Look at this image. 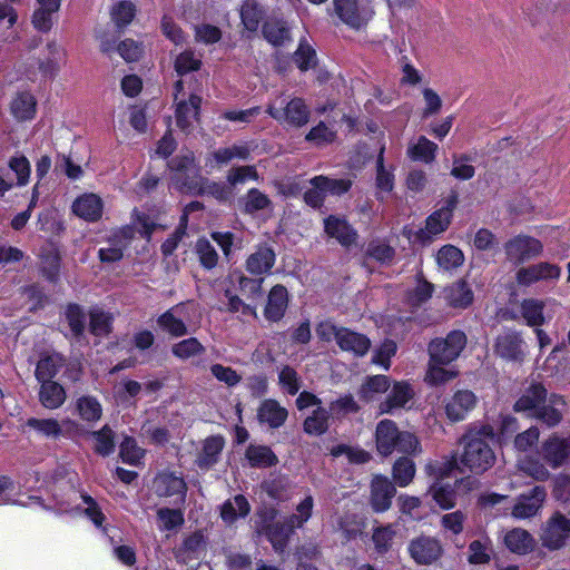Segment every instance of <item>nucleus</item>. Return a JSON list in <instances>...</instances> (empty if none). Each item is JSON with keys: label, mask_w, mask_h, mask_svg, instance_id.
<instances>
[{"label": "nucleus", "mask_w": 570, "mask_h": 570, "mask_svg": "<svg viewBox=\"0 0 570 570\" xmlns=\"http://www.w3.org/2000/svg\"><path fill=\"white\" fill-rule=\"evenodd\" d=\"M541 454L553 469L561 466L570 459V436L566 439L550 438L543 443Z\"/></svg>", "instance_id": "obj_16"}, {"label": "nucleus", "mask_w": 570, "mask_h": 570, "mask_svg": "<svg viewBox=\"0 0 570 570\" xmlns=\"http://www.w3.org/2000/svg\"><path fill=\"white\" fill-rule=\"evenodd\" d=\"M267 114L281 124L302 127L307 124L309 110L304 100L284 94L275 97L267 106Z\"/></svg>", "instance_id": "obj_3"}, {"label": "nucleus", "mask_w": 570, "mask_h": 570, "mask_svg": "<svg viewBox=\"0 0 570 570\" xmlns=\"http://www.w3.org/2000/svg\"><path fill=\"white\" fill-rule=\"evenodd\" d=\"M249 511L250 505L247 499L242 494H237L222 505L220 517L225 523L232 524L239 518H245Z\"/></svg>", "instance_id": "obj_35"}, {"label": "nucleus", "mask_w": 570, "mask_h": 570, "mask_svg": "<svg viewBox=\"0 0 570 570\" xmlns=\"http://www.w3.org/2000/svg\"><path fill=\"white\" fill-rule=\"evenodd\" d=\"M132 237L130 228H122L112 234L108 239L107 246L99 249V258L104 263L118 262L124 256L125 248L129 245Z\"/></svg>", "instance_id": "obj_17"}, {"label": "nucleus", "mask_w": 570, "mask_h": 570, "mask_svg": "<svg viewBox=\"0 0 570 570\" xmlns=\"http://www.w3.org/2000/svg\"><path fill=\"white\" fill-rule=\"evenodd\" d=\"M145 455V451L139 448L132 438H125L120 444V456L127 464L137 465Z\"/></svg>", "instance_id": "obj_61"}, {"label": "nucleus", "mask_w": 570, "mask_h": 570, "mask_svg": "<svg viewBox=\"0 0 570 570\" xmlns=\"http://www.w3.org/2000/svg\"><path fill=\"white\" fill-rule=\"evenodd\" d=\"M493 438V429L490 425L471 429L462 439L463 450L460 454V464L455 460L443 463V466L435 468L433 464L426 465L429 471L438 470L441 478L448 476L458 468L462 471L470 470L475 473H482L490 469L495 462V455L489 444Z\"/></svg>", "instance_id": "obj_1"}, {"label": "nucleus", "mask_w": 570, "mask_h": 570, "mask_svg": "<svg viewBox=\"0 0 570 570\" xmlns=\"http://www.w3.org/2000/svg\"><path fill=\"white\" fill-rule=\"evenodd\" d=\"M265 11L256 0H245L240 8V18L248 31H256L263 20Z\"/></svg>", "instance_id": "obj_42"}, {"label": "nucleus", "mask_w": 570, "mask_h": 570, "mask_svg": "<svg viewBox=\"0 0 570 570\" xmlns=\"http://www.w3.org/2000/svg\"><path fill=\"white\" fill-rule=\"evenodd\" d=\"M478 399L473 392L469 390L458 391L446 403V415L451 421H461L476 405Z\"/></svg>", "instance_id": "obj_20"}, {"label": "nucleus", "mask_w": 570, "mask_h": 570, "mask_svg": "<svg viewBox=\"0 0 570 570\" xmlns=\"http://www.w3.org/2000/svg\"><path fill=\"white\" fill-rule=\"evenodd\" d=\"M505 547L513 553L527 554L534 548V539L523 529L515 528L510 530L504 535Z\"/></svg>", "instance_id": "obj_33"}, {"label": "nucleus", "mask_w": 570, "mask_h": 570, "mask_svg": "<svg viewBox=\"0 0 570 570\" xmlns=\"http://www.w3.org/2000/svg\"><path fill=\"white\" fill-rule=\"evenodd\" d=\"M76 410L81 420L86 422H97L102 415L101 404L96 397L89 395L77 399Z\"/></svg>", "instance_id": "obj_45"}, {"label": "nucleus", "mask_w": 570, "mask_h": 570, "mask_svg": "<svg viewBox=\"0 0 570 570\" xmlns=\"http://www.w3.org/2000/svg\"><path fill=\"white\" fill-rule=\"evenodd\" d=\"M436 150V144L420 136L416 140L409 142L406 154L414 161L430 164L434 160Z\"/></svg>", "instance_id": "obj_34"}, {"label": "nucleus", "mask_w": 570, "mask_h": 570, "mask_svg": "<svg viewBox=\"0 0 570 570\" xmlns=\"http://www.w3.org/2000/svg\"><path fill=\"white\" fill-rule=\"evenodd\" d=\"M415 475L414 462L409 458L399 459L393 465V478L397 485H409Z\"/></svg>", "instance_id": "obj_55"}, {"label": "nucleus", "mask_w": 570, "mask_h": 570, "mask_svg": "<svg viewBox=\"0 0 570 570\" xmlns=\"http://www.w3.org/2000/svg\"><path fill=\"white\" fill-rule=\"evenodd\" d=\"M547 498L543 487H534L529 493L521 494L511 509V515L515 519H529L539 513Z\"/></svg>", "instance_id": "obj_13"}, {"label": "nucleus", "mask_w": 570, "mask_h": 570, "mask_svg": "<svg viewBox=\"0 0 570 570\" xmlns=\"http://www.w3.org/2000/svg\"><path fill=\"white\" fill-rule=\"evenodd\" d=\"M464 262L462 250L453 245H444L436 253V263L443 271L450 272L460 267Z\"/></svg>", "instance_id": "obj_43"}, {"label": "nucleus", "mask_w": 570, "mask_h": 570, "mask_svg": "<svg viewBox=\"0 0 570 570\" xmlns=\"http://www.w3.org/2000/svg\"><path fill=\"white\" fill-rule=\"evenodd\" d=\"M444 298L454 308H466L473 302V292L463 279L454 282L444 288Z\"/></svg>", "instance_id": "obj_28"}, {"label": "nucleus", "mask_w": 570, "mask_h": 570, "mask_svg": "<svg viewBox=\"0 0 570 570\" xmlns=\"http://www.w3.org/2000/svg\"><path fill=\"white\" fill-rule=\"evenodd\" d=\"M72 212L83 220L97 222L102 216L104 202L97 194L86 193L75 199Z\"/></svg>", "instance_id": "obj_18"}, {"label": "nucleus", "mask_w": 570, "mask_h": 570, "mask_svg": "<svg viewBox=\"0 0 570 570\" xmlns=\"http://www.w3.org/2000/svg\"><path fill=\"white\" fill-rule=\"evenodd\" d=\"M563 407V399L558 395H551L549 399V405H546V402L542 403L532 417L541 420L549 426H554L562 419Z\"/></svg>", "instance_id": "obj_36"}, {"label": "nucleus", "mask_w": 570, "mask_h": 570, "mask_svg": "<svg viewBox=\"0 0 570 570\" xmlns=\"http://www.w3.org/2000/svg\"><path fill=\"white\" fill-rule=\"evenodd\" d=\"M518 468L520 471L538 481L547 480L550 474L548 469L542 463L531 456L520 459L518 462Z\"/></svg>", "instance_id": "obj_60"}, {"label": "nucleus", "mask_w": 570, "mask_h": 570, "mask_svg": "<svg viewBox=\"0 0 570 570\" xmlns=\"http://www.w3.org/2000/svg\"><path fill=\"white\" fill-rule=\"evenodd\" d=\"M561 276V267L549 262H540L521 267L515 275L519 285L530 286L537 282H557Z\"/></svg>", "instance_id": "obj_10"}, {"label": "nucleus", "mask_w": 570, "mask_h": 570, "mask_svg": "<svg viewBox=\"0 0 570 570\" xmlns=\"http://www.w3.org/2000/svg\"><path fill=\"white\" fill-rule=\"evenodd\" d=\"M466 344V336L461 331H452L445 338H435L429 345L431 360L451 363L456 360Z\"/></svg>", "instance_id": "obj_5"}, {"label": "nucleus", "mask_w": 570, "mask_h": 570, "mask_svg": "<svg viewBox=\"0 0 570 570\" xmlns=\"http://www.w3.org/2000/svg\"><path fill=\"white\" fill-rule=\"evenodd\" d=\"M204 550L205 539L200 531H196L186 537L179 548V552L184 554L186 559L198 558Z\"/></svg>", "instance_id": "obj_57"}, {"label": "nucleus", "mask_w": 570, "mask_h": 570, "mask_svg": "<svg viewBox=\"0 0 570 570\" xmlns=\"http://www.w3.org/2000/svg\"><path fill=\"white\" fill-rule=\"evenodd\" d=\"M547 304L556 305L553 301L524 299L521 304V313L529 326H540L544 323L543 308Z\"/></svg>", "instance_id": "obj_41"}, {"label": "nucleus", "mask_w": 570, "mask_h": 570, "mask_svg": "<svg viewBox=\"0 0 570 570\" xmlns=\"http://www.w3.org/2000/svg\"><path fill=\"white\" fill-rule=\"evenodd\" d=\"M246 460L253 468H269L277 463V456L266 445L250 444L246 449Z\"/></svg>", "instance_id": "obj_38"}, {"label": "nucleus", "mask_w": 570, "mask_h": 570, "mask_svg": "<svg viewBox=\"0 0 570 570\" xmlns=\"http://www.w3.org/2000/svg\"><path fill=\"white\" fill-rule=\"evenodd\" d=\"M338 346L343 351L352 352L356 356H363L367 353L371 342L363 334L352 332L347 328H340Z\"/></svg>", "instance_id": "obj_29"}, {"label": "nucleus", "mask_w": 570, "mask_h": 570, "mask_svg": "<svg viewBox=\"0 0 570 570\" xmlns=\"http://www.w3.org/2000/svg\"><path fill=\"white\" fill-rule=\"evenodd\" d=\"M154 489L158 497L173 498L175 504L185 503L187 485L184 479L175 473L158 474L154 481Z\"/></svg>", "instance_id": "obj_12"}, {"label": "nucleus", "mask_w": 570, "mask_h": 570, "mask_svg": "<svg viewBox=\"0 0 570 570\" xmlns=\"http://www.w3.org/2000/svg\"><path fill=\"white\" fill-rule=\"evenodd\" d=\"M176 124L183 131L191 130L198 122L202 97L184 91L181 80L175 83L174 91Z\"/></svg>", "instance_id": "obj_4"}, {"label": "nucleus", "mask_w": 570, "mask_h": 570, "mask_svg": "<svg viewBox=\"0 0 570 570\" xmlns=\"http://www.w3.org/2000/svg\"><path fill=\"white\" fill-rule=\"evenodd\" d=\"M312 186H317L325 194L342 195L351 188V180L348 179H330L324 176H317L311 180Z\"/></svg>", "instance_id": "obj_56"}, {"label": "nucleus", "mask_w": 570, "mask_h": 570, "mask_svg": "<svg viewBox=\"0 0 570 570\" xmlns=\"http://www.w3.org/2000/svg\"><path fill=\"white\" fill-rule=\"evenodd\" d=\"M229 278L232 283L238 284L240 294L246 297L249 303L256 305L262 298V279L248 278L240 273H233Z\"/></svg>", "instance_id": "obj_37"}, {"label": "nucleus", "mask_w": 570, "mask_h": 570, "mask_svg": "<svg viewBox=\"0 0 570 570\" xmlns=\"http://www.w3.org/2000/svg\"><path fill=\"white\" fill-rule=\"evenodd\" d=\"M334 8L340 19L347 26L358 29L370 19L368 11L357 0H334Z\"/></svg>", "instance_id": "obj_14"}, {"label": "nucleus", "mask_w": 570, "mask_h": 570, "mask_svg": "<svg viewBox=\"0 0 570 570\" xmlns=\"http://www.w3.org/2000/svg\"><path fill=\"white\" fill-rule=\"evenodd\" d=\"M278 383L281 387L291 395H295L301 389L298 374L289 366L281 368L278 373Z\"/></svg>", "instance_id": "obj_63"}, {"label": "nucleus", "mask_w": 570, "mask_h": 570, "mask_svg": "<svg viewBox=\"0 0 570 570\" xmlns=\"http://www.w3.org/2000/svg\"><path fill=\"white\" fill-rule=\"evenodd\" d=\"M324 230L331 238H335L342 246L350 247L356 240V232L340 216H328L324 219Z\"/></svg>", "instance_id": "obj_21"}, {"label": "nucleus", "mask_w": 570, "mask_h": 570, "mask_svg": "<svg viewBox=\"0 0 570 570\" xmlns=\"http://www.w3.org/2000/svg\"><path fill=\"white\" fill-rule=\"evenodd\" d=\"M65 361L60 354H51L42 357L36 368L37 380H51L63 366Z\"/></svg>", "instance_id": "obj_49"}, {"label": "nucleus", "mask_w": 570, "mask_h": 570, "mask_svg": "<svg viewBox=\"0 0 570 570\" xmlns=\"http://www.w3.org/2000/svg\"><path fill=\"white\" fill-rule=\"evenodd\" d=\"M504 252L509 262L519 265L540 256L543 244L532 236L520 234L505 243Z\"/></svg>", "instance_id": "obj_6"}, {"label": "nucleus", "mask_w": 570, "mask_h": 570, "mask_svg": "<svg viewBox=\"0 0 570 570\" xmlns=\"http://www.w3.org/2000/svg\"><path fill=\"white\" fill-rule=\"evenodd\" d=\"M331 454L335 458L345 455L351 463H365L370 460L371 455L363 449L350 446L346 444H338L331 449Z\"/></svg>", "instance_id": "obj_59"}, {"label": "nucleus", "mask_w": 570, "mask_h": 570, "mask_svg": "<svg viewBox=\"0 0 570 570\" xmlns=\"http://www.w3.org/2000/svg\"><path fill=\"white\" fill-rule=\"evenodd\" d=\"M225 446L224 438L219 435H214L207 438L203 442L202 450L197 458V464L202 469H207L213 466L219 458L223 449Z\"/></svg>", "instance_id": "obj_32"}, {"label": "nucleus", "mask_w": 570, "mask_h": 570, "mask_svg": "<svg viewBox=\"0 0 570 570\" xmlns=\"http://www.w3.org/2000/svg\"><path fill=\"white\" fill-rule=\"evenodd\" d=\"M570 537V519L556 512L542 527V544L551 550L561 548Z\"/></svg>", "instance_id": "obj_8"}, {"label": "nucleus", "mask_w": 570, "mask_h": 570, "mask_svg": "<svg viewBox=\"0 0 570 570\" xmlns=\"http://www.w3.org/2000/svg\"><path fill=\"white\" fill-rule=\"evenodd\" d=\"M170 169L174 173L173 181L179 189L193 191L198 187V170L194 164V155L188 151L177 156L170 163Z\"/></svg>", "instance_id": "obj_7"}, {"label": "nucleus", "mask_w": 570, "mask_h": 570, "mask_svg": "<svg viewBox=\"0 0 570 570\" xmlns=\"http://www.w3.org/2000/svg\"><path fill=\"white\" fill-rule=\"evenodd\" d=\"M257 416L259 422L276 429L284 424L287 419V410L275 400H265L258 407Z\"/></svg>", "instance_id": "obj_31"}, {"label": "nucleus", "mask_w": 570, "mask_h": 570, "mask_svg": "<svg viewBox=\"0 0 570 570\" xmlns=\"http://www.w3.org/2000/svg\"><path fill=\"white\" fill-rule=\"evenodd\" d=\"M413 394L414 393L410 384L405 382H396L392 386L385 401L380 403V413H393L396 410L403 409L413 397Z\"/></svg>", "instance_id": "obj_23"}, {"label": "nucleus", "mask_w": 570, "mask_h": 570, "mask_svg": "<svg viewBox=\"0 0 570 570\" xmlns=\"http://www.w3.org/2000/svg\"><path fill=\"white\" fill-rule=\"evenodd\" d=\"M275 264V253L267 246H259L246 261V271L253 275L268 273Z\"/></svg>", "instance_id": "obj_27"}, {"label": "nucleus", "mask_w": 570, "mask_h": 570, "mask_svg": "<svg viewBox=\"0 0 570 570\" xmlns=\"http://www.w3.org/2000/svg\"><path fill=\"white\" fill-rule=\"evenodd\" d=\"M265 39L273 46H283L289 40V31L283 21H268L264 24Z\"/></svg>", "instance_id": "obj_53"}, {"label": "nucleus", "mask_w": 570, "mask_h": 570, "mask_svg": "<svg viewBox=\"0 0 570 570\" xmlns=\"http://www.w3.org/2000/svg\"><path fill=\"white\" fill-rule=\"evenodd\" d=\"M376 450L381 455H391L395 450L405 454L421 452L419 439L411 432L400 431L391 420H382L375 430Z\"/></svg>", "instance_id": "obj_2"}, {"label": "nucleus", "mask_w": 570, "mask_h": 570, "mask_svg": "<svg viewBox=\"0 0 570 570\" xmlns=\"http://www.w3.org/2000/svg\"><path fill=\"white\" fill-rule=\"evenodd\" d=\"M471 563H487L490 561L491 542L489 539L472 541L469 546Z\"/></svg>", "instance_id": "obj_64"}, {"label": "nucleus", "mask_w": 570, "mask_h": 570, "mask_svg": "<svg viewBox=\"0 0 570 570\" xmlns=\"http://www.w3.org/2000/svg\"><path fill=\"white\" fill-rule=\"evenodd\" d=\"M390 387V381L385 375H374L368 377L360 389V397L370 401L376 394L384 393Z\"/></svg>", "instance_id": "obj_51"}, {"label": "nucleus", "mask_w": 570, "mask_h": 570, "mask_svg": "<svg viewBox=\"0 0 570 570\" xmlns=\"http://www.w3.org/2000/svg\"><path fill=\"white\" fill-rule=\"evenodd\" d=\"M184 524L181 509L160 508L157 510V527L160 531H173Z\"/></svg>", "instance_id": "obj_47"}, {"label": "nucleus", "mask_w": 570, "mask_h": 570, "mask_svg": "<svg viewBox=\"0 0 570 570\" xmlns=\"http://www.w3.org/2000/svg\"><path fill=\"white\" fill-rule=\"evenodd\" d=\"M430 492L442 509H451L455 503L454 491L449 484L438 482L431 487Z\"/></svg>", "instance_id": "obj_62"}, {"label": "nucleus", "mask_w": 570, "mask_h": 570, "mask_svg": "<svg viewBox=\"0 0 570 570\" xmlns=\"http://www.w3.org/2000/svg\"><path fill=\"white\" fill-rule=\"evenodd\" d=\"M314 508V499L311 494L305 498L296 505L295 512L287 518L291 522V527L296 529L303 528V525L311 519Z\"/></svg>", "instance_id": "obj_54"}, {"label": "nucleus", "mask_w": 570, "mask_h": 570, "mask_svg": "<svg viewBox=\"0 0 570 570\" xmlns=\"http://www.w3.org/2000/svg\"><path fill=\"white\" fill-rule=\"evenodd\" d=\"M495 353L509 361H520L524 355L522 340L517 333H503L497 338Z\"/></svg>", "instance_id": "obj_25"}, {"label": "nucleus", "mask_w": 570, "mask_h": 570, "mask_svg": "<svg viewBox=\"0 0 570 570\" xmlns=\"http://www.w3.org/2000/svg\"><path fill=\"white\" fill-rule=\"evenodd\" d=\"M547 391L540 383H531L518 399L514 404L517 412H525L529 416L538 411L540 405L546 402Z\"/></svg>", "instance_id": "obj_22"}, {"label": "nucleus", "mask_w": 570, "mask_h": 570, "mask_svg": "<svg viewBox=\"0 0 570 570\" xmlns=\"http://www.w3.org/2000/svg\"><path fill=\"white\" fill-rule=\"evenodd\" d=\"M252 151L247 142H237L230 146L222 147L209 154L207 165L223 166L234 159L245 160L249 157Z\"/></svg>", "instance_id": "obj_24"}, {"label": "nucleus", "mask_w": 570, "mask_h": 570, "mask_svg": "<svg viewBox=\"0 0 570 570\" xmlns=\"http://www.w3.org/2000/svg\"><path fill=\"white\" fill-rule=\"evenodd\" d=\"M11 112L19 120L31 119L36 114V100L29 92L18 94L11 102Z\"/></svg>", "instance_id": "obj_46"}, {"label": "nucleus", "mask_w": 570, "mask_h": 570, "mask_svg": "<svg viewBox=\"0 0 570 570\" xmlns=\"http://www.w3.org/2000/svg\"><path fill=\"white\" fill-rule=\"evenodd\" d=\"M448 363L434 362L430 358L425 381L431 385H439L453 380L458 375V372L452 368H445L444 365Z\"/></svg>", "instance_id": "obj_50"}, {"label": "nucleus", "mask_w": 570, "mask_h": 570, "mask_svg": "<svg viewBox=\"0 0 570 570\" xmlns=\"http://www.w3.org/2000/svg\"><path fill=\"white\" fill-rule=\"evenodd\" d=\"M91 438L94 441V450L96 453L108 456L115 450V434L114 431L105 425L98 431L91 432Z\"/></svg>", "instance_id": "obj_48"}, {"label": "nucleus", "mask_w": 570, "mask_h": 570, "mask_svg": "<svg viewBox=\"0 0 570 570\" xmlns=\"http://www.w3.org/2000/svg\"><path fill=\"white\" fill-rule=\"evenodd\" d=\"M395 488L392 482L382 475L373 478L371 483V505L375 512H384L391 507Z\"/></svg>", "instance_id": "obj_15"}, {"label": "nucleus", "mask_w": 570, "mask_h": 570, "mask_svg": "<svg viewBox=\"0 0 570 570\" xmlns=\"http://www.w3.org/2000/svg\"><path fill=\"white\" fill-rule=\"evenodd\" d=\"M26 425L38 435L47 439H58L62 435L63 431L60 422L53 417H30L27 420Z\"/></svg>", "instance_id": "obj_39"}, {"label": "nucleus", "mask_w": 570, "mask_h": 570, "mask_svg": "<svg viewBox=\"0 0 570 570\" xmlns=\"http://www.w3.org/2000/svg\"><path fill=\"white\" fill-rule=\"evenodd\" d=\"M330 413L323 406H318L304 421V431L311 435H322L328 429Z\"/></svg>", "instance_id": "obj_44"}, {"label": "nucleus", "mask_w": 570, "mask_h": 570, "mask_svg": "<svg viewBox=\"0 0 570 570\" xmlns=\"http://www.w3.org/2000/svg\"><path fill=\"white\" fill-rule=\"evenodd\" d=\"M295 530L296 528L291 527V522L286 520L284 523L275 522L268 525L266 529V534L275 551L283 552L289 537L294 533Z\"/></svg>", "instance_id": "obj_40"}, {"label": "nucleus", "mask_w": 570, "mask_h": 570, "mask_svg": "<svg viewBox=\"0 0 570 570\" xmlns=\"http://www.w3.org/2000/svg\"><path fill=\"white\" fill-rule=\"evenodd\" d=\"M456 203V197L452 196L446 199L441 208L432 213L426 218L425 228L421 229L417 234L419 239L425 243L431 240L433 236L443 233L450 225Z\"/></svg>", "instance_id": "obj_9"}, {"label": "nucleus", "mask_w": 570, "mask_h": 570, "mask_svg": "<svg viewBox=\"0 0 570 570\" xmlns=\"http://www.w3.org/2000/svg\"><path fill=\"white\" fill-rule=\"evenodd\" d=\"M187 305L181 304L161 314L157 320L159 327L173 336H184L187 334Z\"/></svg>", "instance_id": "obj_19"}, {"label": "nucleus", "mask_w": 570, "mask_h": 570, "mask_svg": "<svg viewBox=\"0 0 570 570\" xmlns=\"http://www.w3.org/2000/svg\"><path fill=\"white\" fill-rule=\"evenodd\" d=\"M41 382L39 399L41 404L49 410L60 407L66 401L65 389L52 380H38Z\"/></svg>", "instance_id": "obj_30"}, {"label": "nucleus", "mask_w": 570, "mask_h": 570, "mask_svg": "<svg viewBox=\"0 0 570 570\" xmlns=\"http://www.w3.org/2000/svg\"><path fill=\"white\" fill-rule=\"evenodd\" d=\"M171 352L176 357L187 360L191 356L202 354L204 352V346L197 338L190 337L173 345Z\"/></svg>", "instance_id": "obj_58"}, {"label": "nucleus", "mask_w": 570, "mask_h": 570, "mask_svg": "<svg viewBox=\"0 0 570 570\" xmlns=\"http://www.w3.org/2000/svg\"><path fill=\"white\" fill-rule=\"evenodd\" d=\"M394 187V175L391 169L385 168L383 158V148L376 160V188L377 194H389Z\"/></svg>", "instance_id": "obj_52"}, {"label": "nucleus", "mask_w": 570, "mask_h": 570, "mask_svg": "<svg viewBox=\"0 0 570 570\" xmlns=\"http://www.w3.org/2000/svg\"><path fill=\"white\" fill-rule=\"evenodd\" d=\"M287 305V289L282 285H275L267 297V304L264 311L265 317L271 322L279 321L284 316Z\"/></svg>", "instance_id": "obj_26"}, {"label": "nucleus", "mask_w": 570, "mask_h": 570, "mask_svg": "<svg viewBox=\"0 0 570 570\" xmlns=\"http://www.w3.org/2000/svg\"><path fill=\"white\" fill-rule=\"evenodd\" d=\"M409 552L416 563L431 564L440 559L443 553V548L438 539L421 535L410 542Z\"/></svg>", "instance_id": "obj_11"}]
</instances>
